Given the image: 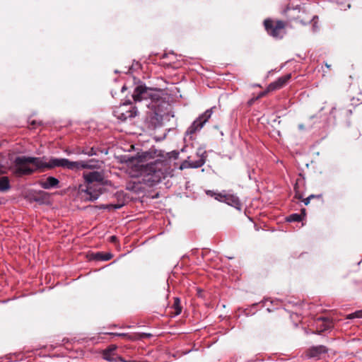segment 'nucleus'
I'll return each mask as SVG.
<instances>
[{"instance_id": "obj_1", "label": "nucleus", "mask_w": 362, "mask_h": 362, "mask_svg": "<svg viewBox=\"0 0 362 362\" xmlns=\"http://www.w3.org/2000/svg\"><path fill=\"white\" fill-rule=\"evenodd\" d=\"M132 97L135 102H146V121L154 127L160 125L165 104L162 91L140 85L135 88Z\"/></svg>"}, {"instance_id": "obj_2", "label": "nucleus", "mask_w": 362, "mask_h": 362, "mask_svg": "<svg viewBox=\"0 0 362 362\" xmlns=\"http://www.w3.org/2000/svg\"><path fill=\"white\" fill-rule=\"evenodd\" d=\"M58 166L68 167V159L52 158L47 161L45 157L18 156L14 161L13 173L16 176L29 175L37 170Z\"/></svg>"}, {"instance_id": "obj_3", "label": "nucleus", "mask_w": 362, "mask_h": 362, "mask_svg": "<svg viewBox=\"0 0 362 362\" xmlns=\"http://www.w3.org/2000/svg\"><path fill=\"white\" fill-rule=\"evenodd\" d=\"M164 161L156 160L153 162L141 166V177L142 182L149 187L159 183L165 177Z\"/></svg>"}, {"instance_id": "obj_4", "label": "nucleus", "mask_w": 362, "mask_h": 362, "mask_svg": "<svg viewBox=\"0 0 362 362\" xmlns=\"http://www.w3.org/2000/svg\"><path fill=\"white\" fill-rule=\"evenodd\" d=\"M84 179L87 183L85 192L89 195L87 199L92 201L96 200L102 193L103 174L98 171H93L84 175Z\"/></svg>"}, {"instance_id": "obj_5", "label": "nucleus", "mask_w": 362, "mask_h": 362, "mask_svg": "<svg viewBox=\"0 0 362 362\" xmlns=\"http://www.w3.org/2000/svg\"><path fill=\"white\" fill-rule=\"evenodd\" d=\"M291 11V8L289 6H287L284 11L283 13L286 15L288 18V22L291 23L293 21L299 22L300 24L303 25H306L310 23H313V31L315 32L318 29L317 26V20L318 17L315 15L311 16L309 15L305 10H302L300 7L297 6L292 9L293 13H297V15L295 13L291 15L289 12Z\"/></svg>"}, {"instance_id": "obj_6", "label": "nucleus", "mask_w": 362, "mask_h": 362, "mask_svg": "<svg viewBox=\"0 0 362 362\" xmlns=\"http://www.w3.org/2000/svg\"><path fill=\"white\" fill-rule=\"evenodd\" d=\"M286 25V23L282 21H274L270 18L264 21V26L267 33L275 39H281L284 36Z\"/></svg>"}, {"instance_id": "obj_7", "label": "nucleus", "mask_w": 362, "mask_h": 362, "mask_svg": "<svg viewBox=\"0 0 362 362\" xmlns=\"http://www.w3.org/2000/svg\"><path fill=\"white\" fill-rule=\"evenodd\" d=\"M137 108L133 106L131 102L124 103L113 110L114 116L122 122L126 121L128 118H133L137 115Z\"/></svg>"}, {"instance_id": "obj_8", "label": "nucleus", "mask_w": 362, "mask_h": 362, "mask_svg": "<svg viewBox=\"0 0 362 362\" xmlns=\"http://www.w3.org/2000/svg\"><path fill=\"white\" fill-rule=\"evenodd\" d=\"M216 109V106H214L206 110L203 114L199 115L188 127L186 134L192 136L197 132L200 131L204 125L209 121L213 114L214 110Z\"/></svg>"}, {"instance_id": "obj_9", "label": "nucleus", "mask_w": 362, "mask_h": 362, "mask_svg": "<svg viewBox=\"0 0 362 362\" xmlns=\"http://www.w3.org/2000/svg\"><path fill=\"white\" fill-rule=\"evenodd\" d=\"M197 156L199 158L196 160H191L190 157H188L187 159L181 164L180 169L187 168H198L204 165L206 162V158L207 156L206 152L199 149L197 153Z\"/></svg>"}, {"instance_id": "obj_10", "label": "nucleus", "mask_w": 362, "mask_h": 362, "mask_svg": "<svg viewBox=\"0 0 362 362\" xmlns=\"http://www.w3.org/2000/svg\"><path fill=\"white\" fill-rule=\"evenodd\" d=\"M117 349V346L111 345L103 351V358L110 362L124 361V358L115 353Z\"/></svg>"}, {"instance_id": "obj_11", "label": "nucleus", "mask_w": 362, "mask_h": 362, "mask_svg": "<svg viewBox=\"0 0 362 362\" xmlns=\"http://www.w3.org/2000/svg\"><path fill=\"white\" fill-rule=\"evenodd\" d=\"M291 74H288L283 76L279 77V78H277L276 81L271 83L268 86L266 92L274 91V90H279V89L282 88L284 86H285L288 83V82L291 79Z\"/></svg>"}, {"instance_id": "obj_12", "label": "nucleus", "mask_w": 362, "mask_h": 362, "mask_svg": "<svg viewBox=\"0 0 362 362\" xmlns=\"http://www.w3.org/2000/svg\"><path fill=\"white\" fill-rule=\"evenodd\" d=\"M327 348L324 345L311 346L307 351L310 358H320L322 354L327 353Z\"/></svg>"}, {"instance_id": "obj_13", "label": "nucleus", "mask_w": 362, "mask_h": 362, "mask_svg": "<svg viewBox=\"0 0 362 362\" xmlns=\"http://www.w3.org/2000/svg\"><path fill=\"white\" fill-rule=\"evenodd\" d=\"M224 202L237 209H241L242 204L236 195L226 194Z\"/></svg>"}, {"instance_id": "obj_14", "label": "nucleus", "mask_w": 362, "mask_h": 362, "mask_svg": "<svg viewBox=\"0 0 362 362\" xmlns=\"http://www.w3.org/2000/svg\"><path fill=\"white\" fill-rule=\"evenodd\" d=\"M59 184V180L54 177H48L45 180H40L39 185L45 189L56 187Z\"/></svg>"}, {"instance_id": "obj_15", "label": "nucleus", "mask_w": 362, "mask_h": 362, "mask_svg": "<svg viewBox=\"0 0 362 362\" xmlns=\"http://www.w3.org/2000/svg\"><path fill=\"white\" fill-rule=\"evenodd\" d=\"M112 254L110 252L103 253V252H96L92 254V259L97 261H108L112 258Z\"/></svg>"}, {"instance_id": "obj_16", "label": "nucleus", "mask_w": 362, "mask_h": 362, "mask_svg": "<svg viewBox=\"0 0 362 362\" xmlns=\"http://www.w3.org/2000/svg\"><path fill=\"white\" fill-rule=\"evenodd\" d=\"M11 188L10 181L8 177L0 178V192H6Z\"/></svg>"}, {"instance_id": "obj_17", "label": "nucleus", "mask_w": 362, "mask_h": 362, "mask_svg": "<svg viewBox=\"0 0 362 362\" xmlns=\"http://www.w3.org/2000/svg\"><path fill=\"white\" fill-rule=\"evenodd\" d=\"M171 308L173 310V314L175 315H178L182 312V306L180 303V300L179 298L175 297L174 298V302L171 307Z\"/></svg>"}, {"instance_id": "obj_18", "label": "nucleus", "mask_w": 362, "mask_h": 362, "mask_svg": "<svg viewBox=\"0 0 362 362\" xmlns=\"http://www.w3.org/2000/svg\"><path fill=\"white\" fill-rule=\"evenodd\" d=\"M302 220V216L298 214H292L286 218L288 222H300Z\"/></svg>"}, {"instance_id": "obj_19", "label": "nucleus", "mask_w": 362, "mask_h": 362, "mask_svg": "<svg viewBox=\"0 0 362 362\" xmlns=\"http://www.w3.org/2000/svg\"><path fill=\"white\" fill-rule=\"evenodd\" d=\"M87 165L85 163H81L78 162H71L69 161V169L74 168H86Z\"/></svg>"}, {"instance_id": "obj_20", "label": "nucleus", "mask_w": 362, "mask_h": 362, "mask_svg": "<svg viewBox=\"0 0 362 362\" xmlns=\"http://www.w3.org/2000/svg\"><path fill=\"white\" fill-rule=\"evenodd\" d=\"M348 319L362 318V310H357L347 316Z\"/></svg>"}, {"instance_id": "obj_21", "label": "nucleus", "mask_w": 362, "mask_h": 362, "mask_svg": "<svg viewBox=\"0 0 362 362\" xmlns=\"http://www.w3.org/2000/svg\"><path fill=\"white\" fill-rule=\"evenodd\" d=\"M314 198L321 199L322 198V194H317V195L310 194L309 197H308L307 198L304 199L303 200V202L305 205H308L310 203V199H314Z\"/></svg>"}, {"instance_id": "obj_22", "label": "nucleus", "mask_w": 362, "mask_h": 362, "mask_svg": "<svg viewBox=\"0 0 362 362\" xmlns=\"http://www.w3.org/2000/svg\"><path fill=\"white\" fill-rule=\"evenodd\" d=\"M226 196V194H223V193H221V192H216L215 196H214V198H215V199H216V200H218L219 202H224Z\"/></svg>"}, {"instance_id": "obj_23", "label": "nucleus", "mask_w": 362, "mask_h": 362, "mask_svg": "<svg viewBox=\"0 0 362 362\" xmlns=\"http://www.w3.org/2000/svg\"><path fill=\"white\" fill-rule=\"evenodd\" d=\"M44 196H45V192L41 191L34 197V199L37 202H39L41 200V199H42Z\"/></svg>"}, {"instance_id": "obj_24", "label": "nucleus", "mask_w": 362, "mask_h": 362, "mask_svg": "<svg viewBox=\"0 0 362 362\" xmlns=\"http://www.w3.org/2000/svg\"><path fill=\"white\" fill-rule=\"evenodd\" d=\"M84 153L86 154H88V156H93V155H95L96 154V152L94 150L93 148H91L88 151H83Z\"/></svg>"}, {"instance_id": "obj_25", "label": "nucleus", "mask_w": 362, "mask_h": 362, "mask_svg": "<svg viewBox=\"0 0 362 362\" xmlns=\"http://www.w3.org/2000/svg\"><path fill=\"white\" fill-rule=\"evenodd\" d=\"M110 334L122 337H127L128 336L126 333H110Z\"/></svg>"}, {"instance_id": "obj_26", "label": "nucleus", "mask_w": 362, "mask_h": 362, "mask_svg": "<svg viewBox=\"0 0 362 362\" xmlns=\"http://www.w3.org/2000/svg\"><path fill=\"white\" fill-rule=\"evenodd\" d=\"M206 194H207V195H209V196H210V197H214V196H215V194H216V192H214V191H212V190H207V191L206 192Z\"/></svg>"}, {"instance_id": "obj_27", "label": "nucleus", "mask_w": 362, "mask_h": 362, "mask_svg": "<svg viewBox=\"0 0 362 362\" xmlns=\"http://www.w3.org/2000/svg\"><path fill=\"white\" fill-rule=\"evenodd\" d=\"M271 304H274V305H279L281 303V302L279 300H270L269 301Z\"/></svg>"}, {"instance_id": "obj_28", "label": "nucleus", "mask_w": 362, "mask_h": 362, "mask_svg": "<svg viewBox=\"0 0 362 362\" xmlns=\"http://www.w3.org/2000/svg\"><path fill=\"white\" fill-rule=\"evenodd\" d=\"M117 240V238L115 235H112L110 237V241L112 243H115Z\"/></svg>"}, {"instance_id": "obj_29", "label": "nucleus", "mask_w": 362, "mask_h": 362, "mask_svg": "<svg viewBox=\"0 0 362 362\" xmlns=\"http://www.w3.org/2000/svg\"><path fill=\"white\" fill-rule=\"evenodd\" d=\"M36 124H37V122H36L35 120H33V121L31 122V123H30V124H31L32 126H33V127H34Z\"/></svg>"}, {"instance_id": "obj_30", "label": "nucleus", "mask_w": 362, "mask_h": 362, "mask_svg": "<svg viewBox=\"0 0 362 362\" xmlns=\"http://www.w3.org/2000/svg\"><path fill=\"white\" fill-rule=\"evenodd\" d=\"M274 308H269V307L267 308V311H268V312H272V311H273V310H274Z\"/></svg>"}, {"instance_id": "obj_31", "label": "nucleus", "mask_w": 362, "mask_h": 362, "mask_svg": "<svg viewBox=\"0 0 362 362\" xmlns=\"http://www.w3.org/2000/svg\"><path fill=\"white\" fill-rule=\"evenodd\" d=\"M325 66H326V67H327V68H328V69H330V67H331V65H330V64H328L327 62L325 63Z\"/></svg>"}, {"instance_id": "obj_32", "label": "nucleus", "mask_w": 362, "mask_h": 362, "mask_svg": "<svg viewBox=\"0 0 362 362\" xmlns=\"http://www.w3.org/2000/svg\"><path fill=\"white\" fill-rule=\"evenodd\" d=\"M269 300H265L263 303H264V306H266V304L268 302Z\"/></svg>"}, {"instance_id": "obj_33", "label": "nucleus", "mask_w": 362, "mask_h": 362, "mask_svg": "<svg viewBox=\"0 0 362 362\" xmlns=\"http://www.w3.org/2000/svg\"><path fill=\"white\" fill-rule=\"evenodd\" d=\"M265 93H266V92L261 93H260V95H259V96L261 97V96L264 95H265Z\"/></svg>"}, {"instance_id": "obj_34", "label": "nucleus", "mask_w": 362, "mask_h": 362, "mask_svg": "<svg viewBox=\"0 0 362 362\" xmlns=\"http://www.w3.org/2000/svg\"><path fill=\"white\" fill-rule=\"evenodd\" d=\"M124 90H125V87L124 86L122 88V91H124Z\"/></svg>"}]
</instances>
